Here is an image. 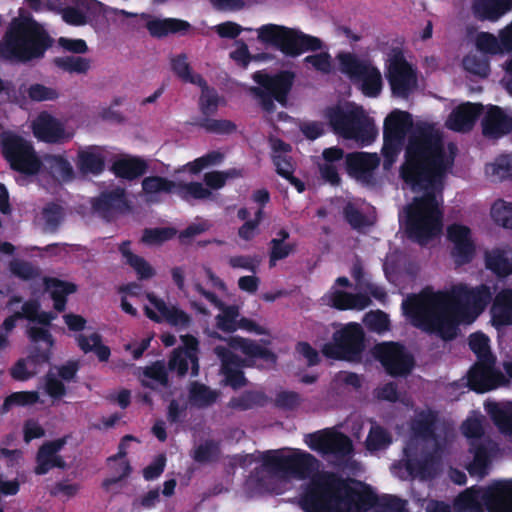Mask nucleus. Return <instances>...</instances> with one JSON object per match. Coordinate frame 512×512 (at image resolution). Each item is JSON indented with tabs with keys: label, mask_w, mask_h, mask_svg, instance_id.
I'll return each mask as SVG.
<instances>
[{
	"label": "nucleus",
	"mask_w": 512,
	"mask_h": 512,
	"mask_svg": "<svg viewBox=\"0 0 512 512\" xmlns=\"http://www.w3.org/2000/svg\"><path fill=\"white\" fill-rule=\"evenodd\" d=\"M455 152L456 146L453 143L446 146L434 125L419 124L409 136L400 176L414 192L423 193L406 207L408 232L422 245L441 231V194Z\"/></svg>",
	"instance_id": "1"
},
{
	"label": "nucleus",
	"mask_w": 512,
	"mask_h": 512,
	"mask_svg": "<svg viewBox=\"0 0 512 512\" xmlns=\"http://www.w3.org/2000/svg\"><path fill=\"white\" fill-rule=\"evenodd\" d=\"M492 300L490 287L480 284L470 288L457 284L449 291L409 296L402 303L411 324L444 342L455 340L462 323H472Z\"/></svg>",
	"instance_id": "2"
},
{
	"label": "nucleus",
	"mask_w": 512,
	"mask_h": 512,
	"mask_svg": "<svg viewBox=\"0 0 512 512\" xmlns=\"http://www.w3.org/2000/svg\"><path fill=\"white\" fill-rule=\"evenodd\" d=\"M377 500L371 490H358L342 477L328 473L312 480L302 504L308 512H367L376 509Z\"/></svg>",
	"instance_id": "3"
},
{
	"label": "nucleus",
	"mask_w": 512,
	"mask_h": 512,
	"mask_svg": "<svg viewBox=\"0 0 512 512\" xmlns=\"http://www.w3.org/2000/svg\"><path fill=\"white\" fill-rule=\"evenodd\" d=\"M51 45L52 39L43 26L20 13L0 40V58L14 63L28 62L43 57Z\"/></svg>",
	"instance_id": "4"
},
{
	"label": "nucleus",
	"mask_w": 512,
	"mask_h": 512,
	"mask_svg": "<svg viewBox=\"0 0 512 512\" xmlns=\"http://www.w3.org/2000/svg\"><path fill=\"white\" fill-rule=\"evenodd\" d=\"M458 503L470 510L512 512V479L496 480L487 487H471L462 492Z\"/></svg>",
	"instance_id": "5"
},
{
	"label": "nucleus",
	"mask_w": 512,
	"mask_h": 512,
	"mask_svg": "<svg viewBox=\"0 0 512 512\" xmlns=\"http://www.w3.org/2000/svg\"><path fill=\"white\" fill-rule=\"evenodd\" d=\"M326 117L337 134L361 145L371 143L376 136L373 124L361 108L332 107L327 109Z\"/></svg>",
	"instance_id": "6"
},
{
	"label": "nucleus",
	"mask_w": 512,
	"mask_h": 512,
	"mask_svg": "<svg viewBox=\"0 0 512 512\" xmlns=\"http://www.w3.org/2000/svg\"><path fill=\"white\" fill-rule=\"evenodd\" d=\"M365 348V333L362 326L356 322H349L332 334V340L322 346L321 352L328 359L359 362Z\"/></svg>",
	"instance_id": "7"
},
{
	"label": "nucleus",
	"mask_w": 512,
	"mask_h": 512,
	"mask_svg": "<svg viewBox=\"0 0 512 512\" xmlns=\"http://www.w3.org/2000/svg\"><path fill=\"white\" fill-rule=\"evenodd\" d=\"M258 38L262 42L271 43L285 54L296 56L304 51H316L322 48L320 39L301 32L286 29L273 24L258 29Z\"/></svg>",
	"instance_id": "8"
},
{
	"label": "nucleus",
	"mask_w": 512,
	"mask_h": 512,
	"mask_svg": "<svg viewBox=\"0 0 512 512\" xmlns=\"http://www.w3.org/2000/svg\"><path fill=\"white\" fill-rule=\"evenodd\" d=\"M305 442L311 450L322 455H330L342 464H346L354 453L351 438L333 428L310 433L306 435Z\"/></svg>",
	"instance_id": "9"
},
{
	"label": "nucleus",
	"mask_w": 512,
	"mask_h": 512,
	"mask_svg": "<svg viewBox=\"0 0 512 512\" xmlns=\"http://www.w3.org/2000/svg\"><path fill=\"white\" fill-rule=\"evenodd\" d=\"M337 58L340 71L359 84L366 96L376 97L380 94L383 80L377 67L370 62L357 59L350 53H341Z\"/></svg>",
	"instance_id": "10"
},
{
	"label": "nucleus",
	"mask_w": 512,
	"mask_h": 512,
	"mask_svg": "<svg viewBox=\"0 0 512 512\" xmlns=\"http://www.w3.org/2000/svg\"><path fill=\"white\" fill-rule=\"evenodd\" d=\"M262 464L269 472L304 479L314 471L316 458L302 451L291 455H282L279 451H266L262 454Z\"/></svg>",
	"instance_id": "11"
},
{
	"label": "nucleus",
	"mask_w": 512,
	"mask_h": 512,
	"mask_svg": "<svg viewBox=\"0 0 512 512\" xmlns=\"http://www.w3.org/2000/svg\"><path fill=\"white\" fill-rule=\"evenodd\" d=\"M253 79L259 84V87H250L249 92L261 100L264 110L271 112L275 105L273 99L286 104V96L292 86L293 76L288 72H282L270 76L265 72L258 71L254 73Z\"/></svg>",
	"instance_id": "12"
},
{
	"label": "nucleus",
	"mask_w": 512,
	"mask_h": 512,
	"mask_svg": "<svg viewBox=\"0 0 512 512\" xmlns=\"http://www.w3.org/2000/svg\"><path fill=\"white\" fill-rule=\"evenodd\" d=\"M0 142L4 156L13 169L26 174L38 172L41 162L28 141L13 132L6 131L1 134Z\"/></svg>",
	"instance_id": "13"
},
{
	"label": "nucleus",
	"mask_w": 512,
	"mask_h": 512,
	"mask_svg": "<svg viewBox=\"0 0 512 512\" xmlns=\"http://www.w3.org/2000/svg\"><path fill=\"white\" fill-rule=\"evenodd\" d=\"M386 77L394 96L407 98L417 89V76L399 49H392L386 60Z\"/></svg>",
	"instance_id": "14"
},
{
	"label": "nucleus",
	"mask_w": 512,
	"mask_h": 512,
	"mask_svg": "<svg viewBox=\"0 0 512 512\" xmlns=\"http://www.w3.org/2000/svg\"><path fill=\"white\" fill-rule=\"evenodd\" d=\"M412 126V119L409 113L404 111H393L385 119L384 123V155L383 166L389 169L400 151L406 131Z\"/></svg>",
	"instance_id": "15"
},
{
	"label": "nucleus",
	"mask_w": 512,
	"mask_h": 512,
	"mask_svg": "<svg viewBox=\"0 0 512 512\" xmlns=\"http://www.w3.org/2000/svg\"><path fill=\"white\" fill-rule=\"evenodd\" d=\"M374 357L392 377L406 376L414 367V358L404 345L398 342H383L374 347Z\"/></svg>",
	"instance_id": "16"
},
{
	"label": "nucleus",
	"mask_w": 512,
	"mask_h": 512,
	"mask_svg": "<svg viewBox=\"0 0 512 512\" xmlns=\"http://www.w3.org/2000/svg\"><path fill=\"white\" fill-rule=\"evenodd\" d=\"M495 359L477 361L467 374L468 386L477 393H485L509 384V380L495 369Z\"/></svg>",
	"instance_id": "17"
},
{
	"label": "nucleus",
	"mask_w": 512,
	"mask_h": 512,
	"mask_svg": "<svg viewBox=\"0 0 512 512\" xmlns=\"http://www.w3.org/2000/svg\"><path fill=\"white\" fill-rule=\"evenodd\" d=\"M214 353L221 361V374L224 376L225 384L234 390L245 386L247 379L241 368L251 366L250 360L242 359L228 347L221 345L214 348Z\"/></svg>",
	"instance_id": "18"
},
{
	"label": "nucleus",
	"mask_w": 512,
	"mask_h": 512,
	"mask_svg": "<svg viewBox=\"0 0 512 512\" xmlns=\"http://www.w3.org/2000/svg\"><path fill=\"white\" fill-rule=\"evenodd\" d=\"M149 302L158 313L149 307H145V315L156 323L166 322L179 330L187 329L191 323V316L176 305H168L163 299L153 294L148 295Z\"/></svg>",
	"instance_id": "19"
},
{
	"label": "nucleus",
	"mask_w": 512,
	"mask_h": 512,
	"mask_svg": "<svg viewBox=\"0 0 512 512\" xmlns=\"http://www.w3.org/2000/svg\"><path fill=\"white\" fill-rule=\"evenodd\" d=\"M34 135L47 143H64L72 139L74 131L48 113L40 114L32 124Z\"/></svg>",
	"instance_id": "20"
},
{
	"label": "nucleus",
	"mask_w": 512,
	"mask_h": 512,
	"mask_svg": "<svg viewBox=\"0 0 512 512\" xmlns=\"http://www.w3.org/2000/svg\"><path fill=\"white\" fill-rule=\"evenodd\" d=\"M67 443V436L44 442L36 454L35 474L45 475L53 468L65 469L67 464L59 452Z\"/></svg>",
	"instance_id": "21"
},
{
	"label": "nucleus",
	"mask_w": 512,
	"mask_h": 512,
	"mask_svg": "<svg viewBox=\"0 0 512 512\" xmlns=\"http://www.w3.org/2000/svg\"><path fill=\"white\" fill-rule=\"evenodd\" d=\"M379 162L380 159L375 153L354 152L346 156L349 175L366 185L374 183V172Z\"/></svg>",
	"instance_id": "22"
},
{
	"label": "nucleus",
	"mask_w": 512,
	"mask_h": 512,
	"mask_svg": "<svg viewBox=\"0 0 512 512\" xmlns=\"http://www.w3.org/2000/svg\"><path fill=\"white\" fill-rule=\"evenodd\" d=\"M446 237L454 253L458 256H471L479 252L478 243L471 228L453 223L446 228Z\"/></svg>",
	"instance_id": "23"
},
{
	"label": "nucleus",
	"mask_w": 512,
	"mask_h": 512,
	"mask_svg": "<svg viewBox=\"0 0 512 512\" xmlns=\"http://www.w3.org/2000/svg\"><path fill=\"white\" fill-rule=\"evenodd\" d=\"M481 124L483 134L494 139L500 138L512 130V118L497 106L489 108Z\"/></svg>",
	"instance_id": "24"
},
{
	"label": "nucleus",
	"mask_w": 512,
	"mask_h": 512,
	"mask_svg": "<svg viewBox=\"0 0 512 512\" xmlns=\"http://www.w3.org/2000/svg\"><path fill=\"white\" fill-rule=\"evenodd\" d=\"M512 10V0H473L471 11L480 21L495 22Z\"/></svg>",
	"instance_id": "25"
},
{
	"label": "nucleus",
	"mask_w": 512,
	"mask_h": 512,
	"mask_svg": "<svg viewBox=\"0 0 512 512\" xmlns=\"http://www.w3.org/2000/svg\"><path fill=\"white\" fill-rule=\"evenodd\" d=\"M493 450L494 444L490 441H471L469 451L473 454V460L467 466L471 476L487 475Z\"/></svg>",
	"instance_id": "26"
},
{
	"label": "nucleus",
	"mask_w": 512,
	"mask_h": 512,
	"mask_svg": "<svg viewBox=\"0 0 512 512\" xmlns=\"http://www.w3.org/2000/svg\"><path fill=\"white\" fill-rule=\"evenodd\" d=\"M43 285L53 301V308L60 313L66 310L67 297L77 291L76 284L55 277H43Z\"/></svg>",
	"instance_id": "27"
},
{
	"label": "nucleus",
	"mask_w": 512,
	"mask_h": 512,
	"mask_svg": "<svg viewBox=\"0 0 512 512\" xmlns=\"http://www.w3.org/2000/svg\"><path fill=\"white\" fill-rule=\"evenodd\" d=\"M491 321L496 329L512 325V289H502L494 298Z\"/></svg>",
	"instance_id": "28"
},
{
	"label": "nucleus",
	"mask_w": 512,
	"mask_h": 512,
	"mask_svg": "<svg viewBox=\"0 0 512 512\" xmlns=\"http://www.w3.org/2000/svg\"><path fill=\"white\" fill-rule=\"evenodd\" d=\"M229 348L234 350H240L250 360V363L254 359H262L266 362L275 363L276 355L268 348L257 344L255 341L246 339L240 336H230L227 339Z\"/></svg>",
	"instance_id": "29"
},
{
	"label": "nucleus",
	"mask_w": 512,
	"mask_h": 512,
	"mask_svg": "<svg viewBox=\"0 0 512 512\" xmlns=\"http://www.w3.org/2000/svg\"><path fill=\"white\" fill-rule=\"evenodd\" d=\"M482 106L466 103L455 108L449 115L446 125L449 129L466 132L469 131L480 113Z\"/></svg>",
	"instance_id": "30"
},
{
	"label": "nucleus",
	"mask_w": 512,
	"mask_h": 512,
	"mask_svg": "<svg viewBox=\"0 0 512 512\" xmlns=\"http://www.w3.org/2000/svg\"><path fill=\"white\" fill-rule=\"evenodd\" d=\"M371 302L370 297L366 294H353L342 290H335L329 296L330 306L337 310H363Z\"/></svg>",
	"instance_id": "31"
},
{
	"label": "nucleus",
	"mask_w": 512,
	"mask_h": 512,
	"mask_svg": "<svg viewBox=\"0 0 512 512\" xmlns=\"http://www.w3.org/2000/svg\"><path fill=\"white\" fill-rule=\"evenodd\" d=\"M485 410L501 433L512 435V401L487 402Z\"/></svg>",
	"instance_id": "32"
},
{
	"label": "nucleus",
	"mask_w": 512,
	"mask_h": 512,
	"mask_svg": "<svg viewBox=\"0 0 512 512\" xmlns=\"http://www.w3.org/2000/svg\"><path fill=\"white\" fill-rule=\"evenodd\" d=\"M125 205L124 189L119 187L103 192L93 203L95 211L104 218H109L113 212L122 210Z\"/></svg>",
	"instance_id": "33"
},
{
	"label": "nucleus",
	"mask_w": 512,
	"mask_h": 512,
	"mask_svg": "<svg viewBox=\"0 0 512 512\" xmlns=\"http://www.w3.org/2000/svg\"><path fill=\"white\" fill-rule=\"evenodd\" d=\"M142 17L146 20V28L153 37H164L189 27L187 22L178 19L152 18L148 15H142Z\"/></svg>",
	"instance_id": "34"
},
{
	"label": "nucleus",
	"mask_w": 512,
	"mask_h": 512,
	"mask_svg": "<svg viewBox=\"0 0 512 512\" xmlns=\"http://www.w3.org/2000/svg\"><path fill=\"white\" fill-rule=\"evenodd\" d=\"M78 347L85 354L93 352L100 362H107L111 355V350L102 343V336L94 332L89 336L79 334L76 336Z\"/></svg>",
	"instance_id": "35"
},
{
	"label": "nucleus",
	"mask_w": 512,
	"mask_h": 512,
	"mask_svg": "<svg viewBox=\"0 0 512 512\" xmlns=\"http://www.w3.org/2000/svg\"><path fill=\"white\" fill-rule=\"evenodd\" d=\"M177 188V182L160 176H149L142 180V190L146 200L156 202L160 193H171Z\"/></svg>",
	"instance_id": "36"
},
{
	"label": "nucleus",
	"mask_w": 512,
	"mask_h": 512,
	"mask_svg": "<svg viewBox=\"0 0 512 512\" xmlns=\"http://www.w3.org/2000/svg\"><path fill=\"white\" fill-rule=\"evenodd\" d=\"M437 413L434 411H422L412 422L411 429L414 435L422 440H437L436 424Z\"/></svg>",
	"instance_id": "37"
},
{
	"label": "nucleus",
	"mask_w": 512,
	"mask_h": 512,
	"mask_svg": "<svg viewBox=\"0 0 512 512\" xmlns=\"http://www.w3.org/2000/svg\"><path fill=\"white\" fill-rule=\"evenodd\" d=\"M77 165L83 172L100 173L104 167V157L97 146L88 147L78 153Z\"/></svg>",
	"instance_id": "38"
},
{
	"label": "nucleus",
	"mask_w": 512,
	"mask_h": 512,
	"mask_svg": "<svg viewBox=\"0 0 512 512\" xmlns=\"http://www.w3.org/2000/svg\"><path fill=\"white\" fill-rule=\"evenodd\" d=\"M189 401L198 408H206L213 405L217 398L218 392L212 390L209 386L200 382L194 381L189 387Z\"/></svg>",
	"instance_id": "39"
},
{
	"label": "nucleus",
	"mask_w": 512,
	"mask_h": 512,
	"mask_svg": "<svg viewBox=\"0 0 512 512\" xmlns=\"http://www.w3.org/2000/svg\"><path fill=\"white\" fill-rule=\"evenodd\" d=\"M8 267L11 274L22 281H36L42 276L41 268L24 258H11Z\"/></svg>",
	"instance_id": "40"
},
{
	"label": "nucleus",
	"mask_w": 512,
	"mask_h": 512,
	"mask_svg": "<svg viewBox=\"0 0 512 512\" xmlns=\"http://www.w3.org/2000/svg\"><path fill=\"white\" fill-rule=\"evenodd\" d=\"M189 363L192 364L191 375L197 376L199 373L198 357L190 356L183 353V351H174L168 362V368L171 371H176L180 377L187 374Z\"/></svg>",
	"instance_id": "41"
},
{
	"label": "nucleus",
	"mask_w": 512,
	"mask_h": 512,
	"mask_svg": "<svg viewBox=\"0 0 512 512\" xmlns=\"http://www.w3.org/2000/svg\"><path fill=\"white\" fill-rule=\"evenodd\" d=\"M267 396L261 391L248 390L238 397H233L229 406L233 409L246 411L254 407H263L267 403Z\"/></svg>",
	"instance_id": "42"
},
{
	"label": "nucleus",
	"mask_w": 512,
	"mask_h": 512,
	"mask_svg": "<svg viewBox=\"0 0 512 512\" xmlns=\"http://www.w3.org/2000/svg\"><path fill=\"white\" fill-rule=\"evenodd\" d=\"M486 174L494 181L512 179V154H503L486 165Z\"/></svg>",
	"instance_id": "43"
},
{
	"label": "nucleus",
	"mask_w": 512,
	"mask_h": 512,
	"mask_svg": "<svg viewBox=\"0 0 512 512\" xmlns=\"http://www.w3.org/2000/svg\"><path fill=\"white\" fill-rule=\"evenodd\" d=\"M221 313L215 317L216 327L225 332L233 333L237 331V322L240 316L239 307L236 305H226L219 307Z\"/></svg>",
	"instance_id": "44"
},
{
	"label": "nucleus",
	"mask_w": 512,
	"mask_h": 512,
	"mask_svg": "<svg viewBox=\"0 0 512 512\" xmlns=\"http://www.w3.org/2000/svg\"><path fill=\"white\" fill-rule=\"evenodd\" d=\"M435 453L429 452L422 458H408L406 468L411 474H417L422 478L431 477L434 472V465L436 463Z\"/></svg>",
	"instance_id": "45"
},
{
	"label": "nucleus",
	"mask_w": 512,
	"mask_h": 512,
	"mask_svg": "<svg viewBox=\"0 0 512 512\" xmlns=\"http://www.w3.org/2000/svg\"><path fill=\"white\" fill-rule=\"evenodd\" d=\"M54 64L65 72L76 74H86L91 68V60L81 56L56 57Z\"/></svg>",
	"instance_id": "46"
},
{
	"label": "nucleus",
	"mask_w": 512,
	"mask_h": 512,
	"mask_svg": "<svg viewBox=\"0 0 512 512\" xmlns=\"http://www.w3.org/2000/svg\"><path fill=\"white\" fill-rule=\"evenodd\" d=\"M145 169V163L138 159H121L113 165L115 174L126 179H133L142 175Z\"/></svg>",
	"instance_id": "47"
},
{
	"label": "nucleus",
	"mask_w": 512,
	"mask_h": 512,
	"mask_svg": "<svg viewBox=\"0 0 512 512\" xmlns=\"http://www.w3.org/2000/svg\"><path fill=\"white\" fill-rule=\"evenodd\" d=\"M273 161L277 173L288 179L298 192H302L305 188L304 183L293 176L294 166L291 162V157L289 155L275 154L273 155Z\"/></svg>",
	"instance_id": "48"
},
{
	"label": "nucleus",
	"mask_w": 512,
	"mask_h": 512,
	"mask_svg": "<svg viewBox=\"0 0 512 512\" xmlns=\"http://www.w3.org/2000/svg\"><path fill=\"white\" fill-rule=\"evenodd\" d=\"M39 394L37 391H19L8 395L2 406L1 413L8 412L13 406H27L37 403Z\"/></svg>",
	"instance_id": "49"
},
{
	"label": "nucleus",
	"mask_w": 512,
	"mask_h": 512,
	"mask_svg": "<svg viewBox=\"0 0 512 512\" xmlns=\"http://www.w3.org/2000/svg\"><path fill=\"white\" fill-rule=\"evenodd\" d=\"M392 442L389 432L381 426H372L365 444L370 452L379 451L387 448Z\"/></svg>",
	"instance_id": "50"
},
{
	"label": "nucleus",
	"mask_w": 512,
	"mask_h": 512,
	"mask_svg": "<svg viewBox=\"0 0 512 512\" xmlns=\"http://www.w3.org/2000/svg\"><path fill=\"white\" fill-rule=\"evenodd\" d=\"M493 221L504 228L512 229V203L496 200L490 210Z\"/></svg>",
	"instance_id": "51"
},
{
	"label": "nucleus",
	"mask_w": 512,
	"mask_h": 512,
	"mask_svg": "<svg viewBox=\"0 0 512 512\" xmlns=\"http://www.w3.org/2000/svg\"><path fill=\"white\" fill-rule=\"evenodd\" d=\"M220 444L215 440H206L198 445L193 452V459L198 463H210L218 460Z\"/></svg>",
	"instance_id": "52"
},
{
	"label": "nucleus",
	"mask_w": 512,
	"mask_h": 512,
	"mask_svg": "<svg viewBox=\"0 0 512 512\" xmlns=\"http://www.w3.org/2000/svg\"><path fill=\"white\" fill-rule=\"evenodd\" d=\"M172 69L183 81L196 85H204V79L199 74H193L185 55H178L171 60Z\"/></svg>",
	"instance_id": "53"
},
{
	"label": "nucleus",
	"mask_w": 512,
	"mask_h": 512,
	"mask_svg": "<svg viewBox=\"0 0 512 512\" xmlns=\"http://www.w3.org/2000/svg\"><path fill=\"white\" fill-rule=\"evenodd\" d=\"M469 347L475 353L478 361L495 359L490 350L489 338L481 332L469 336Z\"/></svg>",
	"instance_id": "54"
},
{
	"label": "nucleus",
	"mask_w": 512,
	"mask_h": 512,
	"mask_svg": "<svg viewBox=\"0 0 512 512\" xmlns=\"http://www.w3.org/2000/svg\"><path fill=\"white\" fill-rule=\"evenodd\" d=\"M180 197L183 200L188 201L190 198L193 199H207L211 196V191L205 188L199 182H190V183H177V188Z\"/></svg>",
	"instance_id": "55"
},
{
	"label": "nucleus",
	"mask_w": 512,
	"mask_h": 512,
	"mask_svg": "<svg viewBox=\"0 0 512 512\" xmlns=\"http://www.w3.org/2000/svg\"><path fill=\"white\" fill-rule=\"evenodd\" d=\"M199 86L202 89L199 103L201 112L206 116L215 114L220 102L217 92L209 88L205 80L204 85Z\"/></svg>",
	"instance_id": "56"
},
{
	"label": "nucleus",
	"mask_w": 512,
	"mask_h": 512,
	"mask_svg": "<svg viewBox=\"0 0 512 512\" xmlns=\"http://www.w3.org/2000/svg\"><path fill=\"white\" fill-rule=\"evenodd\" d=\"M476 46L484 53L493 55L503 53L500 38L488 32H481L477 35Z\"/></svg>",
	"instance_id": "57"
},
{
	"label": "nucleus",
	"mask_w": 512,
	"mask_h": 512,
	"mask_svg": "<svg viewBox=\"0 0 512 512\" xmlns=\"http://www.w3.org/2000/svg\"><path fill=\"white\" fill-rule=\"evenodd\" d=\"M464 69L476 76L486 77L489 74V64L486 59L475 54H469L463 59Z\"/></svg>",
	"instance_id": "58"
},
{
	"label": "nucleus",
	"mask_w": 512,
	"mask_h": 512,
	"mask_svg": "<svg viewBox=\"0 0 512 512\" xmlns=\"http://www.w3.org/2000/svg\"><path fill=\"white\" fill-rule=\"evenodd\" d=\"M407 502L395 495L378 496L375 512H404Z\"/></svg>",
	"instance_id": "59"
},
{
	"label": "nucleus",
	"mask_w": 512,
	"mask_h": 512,
	"mask_svg": "<svg viewBox=\"0 0 512 512\" xmlns=\"http://www.w3.org/2000/svg\"><path fill=\"white\" fill-rule=\"evenodd\" d=\"M364 323L373 332L382 333L390 327L388 315L381 311H371L365 315Z\"/></svg>",
	"instance_id": "60"
},
{
	"label": "nucleus",
	"mask_w": 512,
	"mask_h": 512,
	"mask_svg": "<svg viewBox=\"0 0 512 512\" xmlns=\"http://www.w3.org/2000/svg\"><path fill=\"white\" fill-rule=\"evenodd\" d=\"M301 395L295 391H280L276 394L274 404L285 411H293L302 403Z\"/></svg>",
	"instance_id": "61"
},
{
	"label": "nucleus",
	"mask_w": 512,
	"mask_h": 512,
	"mask_svg": "<svg viewBox=\"0 0 512 512\" xmlns=\"http://www.w3.org/2000/svg\"><path fill=\"white\" fill-rule=\"evenodd\" d=\"M198 125L207 132L216 134H229L235 131L236 126L233 122L226 119H203Z\"/></svg>",
	"instance_id": "62"
},
{
	"label": "nucleus",
	"mask_w": 512,
	"mask_h": 512,
	"mask_svg": "<svg viewBox=\"0 0 512 512\" xmlns=\"http://www.w3.org/2000/svg\"><path fill=\"white\" fill-rule=\"evenodd\" d=\"M485 267L498 278H506L512 274V258H484Z\"/></svg>",
	"instance_id": "63"
},
{
	"label": "nucleus",
	"mask_w": 512,
	"mask_h": 512,
	"mask_svg": "<svg viewBox=\"0 0 512 512\" xmlns=\"http://www.w3.org/2000/svg\"><path fill=\"white\" fill-rule=\"evenodd\" d=\"M143 375L156 381L163 387L169 386V377L165 364L162 361H155L150 366H146Z\"/></svg>",
	"instance_id": "64"
}]
</instances>
